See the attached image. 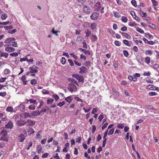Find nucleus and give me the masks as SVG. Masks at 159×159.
Segmentation results:
<instances>
[{
	"label": "nucleus",
	"mask_w": 159,
	"mask_h": 159,
	"mask_svg": "<svg viewBox=\"0 0 159 159\" xmlns=\"http://www.w3.org/2000/svg\"><path fill=\"white\" fill-rule=\"evenodd\" d=\"M99 16V14L98 13L96 12H94L91 16L90 18L92 20H96L98 18Z\"/></svg>",
	"instance_id": "obj_7"
},
{
	"label": "nucleus",
	"mask_w": 159,
	"mask_h": 159,
	"mask_svg": "<svg viewBox=\"0 0 159 159\" xmlns=\"http://www.w3.org/2000/svg\"><path fill=\"white\" fill-rule=\"evenodd\" d=\"M79 49L81 50L86 55H89L91 54L89 50H87L81 48H79Z\"/></svg>",
	"instance_id": "obj_13"
},
{
	"label": "nucleus",
	"mask_w": 159,
	"mask_h": 159,
	"mask_svg": "<svg viewBox=\"0 0 159 159\" xmlns=\"http://www.w3.org/2000/svg\"><path fill=\"white\" fill-rule=\"evenodd\" d=\"M30 83L33 85H35L37 83V80L35 79H33L31 80Z\"/></svg>",
	"instance_id": "obj_24"
},
{
	"label": "nucleus",
	"mask_w": 159,
	"mask_h": 159,
	"mask_svg": "<svg viewBox=\"0 0 159 159\" xmlns=\"http://www.w3.org/2000/svg\"><path fill=\"white\" fill-rule=\"evenodd\" d=\"M132 4L134 7L137 6L136 2L135 0H133L131 1Z\"/></svg>",
	"instance_id": "obj_48"
},
{
	"label": "nucleus",
	"mask_w": 159,
	"mask_h": 159,
	"mask_svg": "<svg viewBox=\"0 0 159 159\" xmlns=\"http://www.w3.org/2000/svg\"><path fill=\"white\" fill-rule=\"evenodd\" d=\"M5 126L8 129H11L13 127L12 122L9 121L8 123L5 125Z\"/></svg>",
	"instance_id": "obj_10"
},
{
	"label": "nucleus",
	"mask_w": 159,
	"mask_h": 159,
	"mask_svg": "<svg viewBox=\"0 0 159 159\" xmlns=\"http://www.w3.org/2000/svg\"><path fill=\"white\" fill-rule=\"evenodd\" d=\"M6 111L8 112H12L13 111V108L11 107H7L6 109Z\"/></svg>",
	"instance_id": "obj_23"
},
{
	"label": "nucleus",
	"mask_w": 159,
	"mask_h": 159,
	"mask_svg": "<svg viewBox=\"0 0 159 159\" xmlns=\"http://www.w3.org/2000/svg\"><path fill=\"white\" fill-rule=\"evenodd\" d=\"M13 28V26L12 25H10L9 26H5L4 27V28L6 30L12 29Z\"/></svg>",
	"instance_id": "obj_39"
},
{
	"label": "nucleus",
	"mask_w": 159,
	"mask_h": 159,
	"mask_svg": "<svg viewBox=\"0 0 159 159\" xmlns=\"http://www.w3.org/2000/svg\"><path fill=\"white\" fill-rule=\"evenodd\" d=\"M96 25L95 23H92L90 27L92 30H94L96 27Z\"/></svg>",
	"instance_id": "obj_33"
},
{
	"label": "nucleus",
	"mask_w": 159,
	"mask_h": 159,
	"mask_svg": "<svg viewBox=\"0 0 159 159\" xmlns=\"http://www.w3.org/2000/svg\"><path fill=\"white\" fill-rule=\"evenodd\" d=\"M129 26H134L135 25H137V24H136L134 22H130L129 24Z\"/></svg>",
	"instance_id": "obj_53"
},
{
	"label": "nucleus",
	"mask_w": 159,
	"mask_h": 159,
	"mask_svg": "<svg viewBox=\"0 0 159 159\" xmlns=\"http://www.w3.org/2000/svg\"><path fill=\"white\" fill-rule=\"evenodd\" d=\"M68 89L71 92H76L77 90V88L75 85L73 84H69L68 85Z\"/></svg>",
	"instance_id": "obj_5"
},
{
	"label": "nucleus",
	"mask_w": 159,
	"mask_h": 159,
	"mask_svg": "<svg viewBox=\"0 0 159 159\" xmlns=\"http://www.w3.org/2000/svg\"><path fill=\"white\" fill-rule=\"evenodd\" d=\"M26 122V125L28 126H33L35 124V121L30 120H28Z\"/></svg>",
	"instance_id": "obj_11"
},
{
	"label": "nucleus",
	"mask_w": 159,
	"mask_h": 159,
	"mask_svg": "<svg viewBox=\"0 0 159 159\" xmlns=\"http://www.w3.org/2000/svg\"><path fill=\"white\" fill-rule=\"evenodd\" d=\"M145 62L148 64L150 63V57H147L145 58Z\"/></svg>",
	"instance_id": "obj_27"
},
{
	"label": "nucleus",
	"mask_w": 159,
	"mask_h": 159,
	"mask_svg": "<svg viewBox=\"0 0 159 159\" xmlns=\"http://www.w3.org/2000/svg\"><path fill=\"white\" fill-rule=\"evenodd\" d=\"M148 24H149L148 25L149 27H150L153 29H156V27L155 25H154L153 24H152L150 23H149Z\"/></svg>",
	"instance_id": "obj_32"
},
{
	"label": "nucleus",
	"mask_w": 159,
	"mask_h": 159,
	"mask_svg": "<svg viewBox=\"0 0 159 159\" xmlns=\"http://www.w3.org/2000/svg\"><path fill=\"white\" fill-rule=\"evenodd\" d=\"M104 139V140L103 141L102 145V147H105V144H106V142L107 140V138H105V139Z\"/></svg>",
	"instance_id": "obj_58"
},
{
	"label": "nucleus",
	"mask_w": 159,
	"mask_h": 159,
	"mask_svg": "<svg viewBox=\"0 0 159 159\" xmlns=\"http://www.w3.org/2000/svg\"><path fill=\"white\" fill-rule=\"evenodd\" d=\"M24 134H20L18 136V141L20 142H23L26 136L27 135V133L26 131L24 130Z\"/></svg>",
	"instance_id": "obj_3"
},
{
	"label": "nucleus",
	"mask_w": 159,
	"mask_h": 159,
	"mask_svg": "<svg viewBox=\"0 0 159 159\" xmlns=\"http://www.w3.org/2000/svg\"><path fill=\"white\" fill-rule=\"evenodd\" d=\"M108 125V123H105L102 127V129L104 130L106 128Z\"/></svg>",
	"instance_id": "obj_61"
},
{
	"label": "nucleus",
	"mask_w": 159,
	"mask_h": 159,
	"mask_svg": "<svg viewBox=\"0 0 159 159\" xmlns=\"http://www.w3.org/2000/svg\"><path fill=\"white\" fill-rule=\"evenodd\" d=\"M26 76L25 75L22 76L21 78V80L23 81V84L24 85L26 84L27 81L26 80Z\"/></svg>",
	"instance_id": "obj_18"
},
{
	"label": "nucleus",
	"mask_w": 159,
	"mask_h": 159,
	"mask_svg": "<svg viewBox=\"0 0 159 159\" xmlns=\"http://www.w3.org/2000/svg\"><path fill=\"white\" fill-rule=\"evenodd\" d=\"M16 40V39L13 37L8 38L6 39L4 41V43H8L9 44H11Z\"/></svg>",
	"instance_id": "obj_6"
},
{
	"label": "nucleus",
	"mask_w": 159,
	"mask_h": 159,
	"mask_svg": "<svg viewBox=\"0 0 159 159\" xmlns=\"http://www.w3.org/2000/svg\"><path fill=\"white\" fill-rule=\"evenodd\" d=\"M104 116L103 115L101 114L98 117V119H99V120L100 121H101L102 120V119L103 118Z\"/></svg>",
	"instance_id": "obj_59"
},
{
	"label": "nucleus",
	"mask_w": 159,
	"mask_h": 159,
	"mask_svg": "<svg viewBox=\"0 0 159 159\" xmlns=\"http://www.w3.org/2000/svg\"><path fill=\"white\" fill-rule=\"evenodd\" d=\"M31 115L37 116L40 114V112L39 111H34L31 113Z\"/></svg>",
	"instance_id": "obj_15"
},
{
	"label": "nucleus",
	"mask_w": 159,
	"mask_h": 159,
	"mask_svg": "<svg viewBox=\"0 0 159 159\" xmlns=\"http://www.w3.org/2000/svg\"><path fill=\"white\" fill-rule=\"evenodd\" d=\"M38 153H39L41 152L42 149V147L41 145H38L37 148Z\"/></svg>",
	"instance_id": "obj_26"
},
{
	"label": "nucleus",
	"mask_w": 159,
	"mask_h": 159,
	"mask_svg": "<svg viewBox=\"0 0 159 159\" xmlns=\"http://www.w3.org/2000/svg\"><path fill=\"white\" fill-rule=\"evenodd\" d=\"M123 52L124 56L125 57H127L128 56L129 53L126 50H124Z\"/></svg>",
	"instance_id": "obj_45"
},
{
	"label": "nucleus",
	"mask_w": 159,
	"mask_h": 159,
	"mask_svg": "<svg viewBox=\"0 0 159 159\" xmlns=\"http://www.w3.org/2000/svg\"><path fill=\"white\" fill-rule=\"evenodd\" d=\"M73 100L71 96H69L65 98V100L69 103H70Z\"/></svg>",
	"instance_id": "obj_17"
},
{
	"label": "nucleus",
	"mask_w": 159,
	"mask_h": 159,
	"mask_svg": "<svg viewBox=\"0 0 159 159\" xmlns=\"http://www.w3.org/2000/svg\"><path fill=\"white\" fill-rule=\"evenodd\" d=\"M145 107L150 110L153 109L154 108L153 106L151 105H146Z\"/></svg>",
	"instance_id": "obj_57"
},
{
	"label": "nucleus",
	"mask_w": 159,
	"mask_h": 159,
	"mask_svg": "<svg viewBox=\"0 0 159 159\" xmlns=\"http://www.w3.org/2000/svg\"><path fill=\"white\" fill-rule=\"evenodd\" d=\"M28 108L30 110H34L35 109V106L34 104H33L30 105Z\"/></svg>",
	"instance_id": "obj_21"
},
{
	"label": "nucleus",
	"mask_w": 159,
	"mask_h": 159,
	"mask_svg": "<svg viewBox=\"0 0 159 159\" xmlns=\"http://www.w3.org/2000/svg\"><path fill=\"white\" fill-rule=\"evenodd\" d=\"M18 125L20 126H22L26 125V122L22 120H18L17 122Z\"/></svg>",
	"instance_id": "obj_12"
},
{
	"label": "nucleus",
	"mask_w": 159,
	"mask_h": 159,
	"mask_svg": "<svg viewBox=\"0 0 159 159\" xmlns=\"http://www.w3.org/2000/svg\"><path fill=\"white\" fill-rule=\"evenodd\" d=\"M80 71L79 73L82 74L86 72L87 70V68L86 67L84 66H82L81 67L79 68Z\"/></svg>",
	"instance_id": "obj_9"
},
{
	"label": "nucleus",
	"mask_w": 159,
	"mask_h": 159,
	"mask_svg": "<svg viewBox=\"0 0 159 159\" xmlns=\"http://www.w3.org/2000/svg\"><path fill=\"white\" fill-rule=\"evenodd\" d=\"M121 30L123 31H125L127 30V28L126 26H124L121 28Z\"/></svg>",
	"instance_id": "obj_64"
},
{
	"label": "nucleus",
	"mask_w": 159,
	"mask_h": 159,
	"mask_svg": "<svg viewBox=\"0 0 159 159\" xmlns=\"http://www.w3.org/2000/svg\"><path fill=\"white\" fill-rule=\"evenodd\" d=\"M85 33L86 34V36L87 37H88L89 36L90 34L91 33V32L89 30H87L85 32Z\"/></svg>",
	"instance_id": "obj_44"
},
{
	"label": "nucleus",
	"mask_w": 159,
	"mask_h": 159,
	"mask_svg": "<svg viewBox=\"0 0 159 159\" xmlns=\"http://www.w3.org/2000/svg\"><path fill=\"white\" fill-rule=\"evenodd\" d=\"M23 115V117L24 118H26L28 117H30L31 116V115L30 113L27 112L24 113Z\"/></svg>",
	"instance_id": "obj_14"
},
{
	"label": "nucleus",
	"mask_w": 159,
	"mask_h": 159,
	"mask_svg": "<svg viewBox=\"0 0 159 159\" xmlns=\"http://www.w3.org/2000/svg\"><path fill=\"white\" fill-rule=\"evenodd\" d=\"M6 92H0V96H2L3 97H4L6 96Z\"/></svg>",
	"instance_id": "obj_62"
},
{
	"label": "nucleus",
	"mask_w": 159,
	"mask_h": 159,
	"mask_svg": "<svg viewBox=\"0 0 159 159\" xmlns=\"http://www.w3.org/2000/svg\"><path fill=\"white\" fill-rule=\"evenodd\" d=\"M68 61L71 66H74V64L72 60L71 59H68Z\"/></svg>",
	"instance_id": "obj_52"
},
{
	"label": "nucleus",
	"mask_w": 159,
	"mask_h": 159,
	"mask_svg": "<svg viewBox=\"0 0 159 159\" xmlns=\"http://www.w3.org/2000/svg\"><path fill=\"white\" fill-rule=\"evenodd\" d=\"M42 93L44 94H48L49 93V92L47 90L43 89L42 91Z\"/></svg>",
	"instance_id": "obj_51"
},
{
	"label": "nucleus",
	"mask_w": 159,
	"mask_h": 159,
	"mask_svg": "<svg viewBox=\"0 0 159 159\" xmlns=\"http://www.w3.org/2000/svg\"><path fill=\"white\" fill-rule=\"evenodd\" d=\"M30 103H33L34 104H37V102L35 100H34L32 99H30Z\"/></svg>",
	"instance_id": "obj_55"
},
{
	"label": "nucleus",
	"mask_w": 159,
	"mask_h": 159,
	"mask_svg": "<svg viewBox=\"0 0 159 159\" xmlns=\"http://www.w3.org/2000/svg\"><path fill=\"white\" fill-rule=\"evenodd\" d=\"M148 94L150 96H153L157 95V93L155 92H152L149 93Z\"/></svg>",
	"instance_id": "obj_41"
},
{
	"label": "nucleus",
	"mask_w": 159,
	"mask_h": 159,
	"mask_svg": "<svg viewBox=\"0 0 159 159\" xmlns=\"http://www.w3.org/2000/svg\"><path fill=\"white\" fill-rule=\"evenodd\" d=\"M10 56L12 57H16L18 55V53L16 52L11 53L10 54Z\"/></svg>",
	"instance_id": "obj_43"
},
{
	"label": "nucleus",
	"mask_w": 159,
	"mask_h": 159,
	"mask_svg": "<svg viewBox=\"0 0 159 159\" xmlns=\"http://www.w3.org/2000/svg\"><path fill=\"white\" fill-rule=\"evenodd\" d=\"M83 11L86 13H89L91 11L90 7L88 5L84 6L83 7Z\"/></svg>",
	"instance_id": "obj_8"
},
{
	"label": "nucleus",
	"mask_w": 159,
	"mask_h": 159,
	"mask_svg": "<svg viewBox=\"0 0 159 159\" xmlns=\"http://www.w3.org/2000/svg\"><path fill=\"white\" fill-rule=\"evenodd\" d=\"M108 129H107L105 131V132H104V135L103 136V139H105V138H106V136H107V134L108 133Z\"/></svg>",
	"instance_id": "obj_60"
},
{
	"label": "nucleus",
	"mask_w": 159,
	"mask_h": 159,
	"mask_svg": "<svg viewBox=\"0 0 159 159\" xmlns=\"http://www.w3.org/2000/svg\"><path fill=\"white\" fill-rule=\"evenodd\" d=\"M82 44L83 45V47L84 48H87V44H86V42L84 41L83 42H82Z\"/></svg>",
	"instance_id": "obj_63"
},
{
	"label": "nucleus",
	"mask_w": 159,
	"mask_h": 159,
	"mask_svg": "<svg viewBox=\"0 0 159 159\" xmlns=\"http://www.w3.org/2000/svg\"><path fill=\"white\" fill-rule=\"evenodd\" d=\"M19 107L20 108V110L21 111H23L25 110V106L22 104H20L19 105Z\"/></svg>",
	"instance_id": "obj_25"
},
{
	"label": "nucleus",
	"mask_w": 159,
	"mask_h": 159,
	"mask_svg": "<svg viewBox=\"0 0 159 159\" xmlns=\"http://www.w3.org/2000/svg\"><path fill=\"white\" fill-rule=\"evenodd\" d=\"M7 17V15L5 14H3L1 16V18L3 20H5Z\"/></svg>",
	"instance_id": "obj_35"
},
{
	"label": "nucleus",
	"mask_w": 159,
	"mask_h": 159,
	"mask_svg": "<svg viewBox=\"0 0 159 159\" xmlns=\"http://www.w3.org/2000/svg\"><path fill=\"white\" fill-rule=\"evenodd\" d=\"M30 70V72L31 73H36L38 72V70L37 69H33L30 68H29Z\"/></svg>",
	"instance_id": "obj_28"
},
{
	"label": "nucleus",
	"mask_w": 159,
	"mask_h": 159,
	"mask_svg": "<svg viewBox=\"0 0 159 159\" xmlns=\"http://www.w3.org/2000/svg\"><path fill=\"white\" fill-rule=\"evenodd\" d=\"M114 128H113L112 129H111L109 132L108 133V134L109 135H111L114 133Z\"/></svg>",
	"instance_id": "obj_31"
},
{
	"label": "nucleus",
	"mask_w": 159,
	"mask_h": 159,
	"mask_svg": "<svg viewBox=\"0 0 159 159\" xmlns=\"http://www.w3.org/2000/svg\"><path fill=\"white\" fill-rule=\"evenodd\" d=\"M11 44H8L4 45V46L6 47L5 48V51L9 52L15 51V49L13 47H11Z\"/></svg>",
	"instance_id": "obj_4"
},
{
	"label": "nucleus",
	"mask_w": 159,
	"mask_h": 159,
	"mask_svg": "<svg viewBox=\"0 0 159 159\" xmlns=\"http://www.w3.org/2000/svg\"><path fill=\"white\" fill-rule=\"evenodd\" d=\"M11 46L15 47H18V45L17 43V42L15 41L12 42V43H11Z\"/></svg>",
	"instance_id": "obj_40"
},
{
	"label": "nucleus",
	"mask_w": 159,
	"mask_h": 159,
	"mask_svg": "<svg viewBox=\"0 0 159 159\" xmlns=\"http://www.w3.org/2000/svg\"><path fill=\"white\" fill-rule=\"evenodd\" d=\"M145 54L147 55L149 54L150 55H151L152 54V52L151 50H147L145 51Z\"/></svg>",
	"instance_id": "obj_42"
},
{
	"label": "nucleus",
	"mask_w": 159,
	"mask_h": 159,
	"mask_svg": "<svg viewBox=\"0 0 159 159\" xmlns=\"http://www.w3.org/2000/svg\"><path fill=\"white\" fill-rule=\"evenodd\" d=\"M72 76L78 80L79 82H82V83L84 82V79L83 76L77 74H73L72 75Z\"/></svg>",
	"instance_id": "obj_2"
},
{
	"label": "nucleus",
	"mask_w": 159,
	"mask_h": 159,
	"mask_svg": "<svg viewBox=\"0 0 159 159\" xmlns=\"http://www.w3.org/2000/svg\"><path fill=\"white\" fill-rule=\"evenodd\" d=\"M96 129V127L95 125H93L92 126V132L93 134L94 133Z\"/></svg>",
	"instance_id": "obj_54"
},
{
	"label": "nucleus",
	"mask_w": 159,
	"mask_h": 159,
	"mask_svg": "<svg viewBox=\"0 0 159 159\" xmlns=\"http://www.w3.org/2000/svg\"><path fill=\"white\" fill-rule=\"evenodd\" d=\"M124 125L123 124H118L117 125V127L119 129H123L124 127Z\"/></svg>",
	"instance_id": "obj_36"
},
{
	"label": "nucleus",
	"mask_w": 159,
	"mask_h": 159,
	"mask_svg": "<svg viewBox=\"0 0 159 159\" xmlns=\"http://www.w3.org/2000/svg\"><path fill=\"white\" fill-rule=\"evenodd\" d=\"M121 19L122 21L124 22H126L128 20L127 18L125 16H123Z\"/></svg>",
	"instance_id": "obj_38"
},
{
	"label": "nucleus",
	"mask_w": 159,
	"mask_h": 159,
	"mask_svg": "<svg viewBox=\"0 0 159 159\" xmlns=\"http://www.w3.org/2000/svg\"><path fill=\"white\" fill-rule=\"evenodd\" d=\"M95 7H97L98 8H100L101 7L100 3L99 2H97L95 5Z\"/></svg>",
	"instance_id": "obj_50"
},
{
	"label": "nucleus",
	"mask_w": 159,
	"mask_h": 159,
	"mask_svg": "<svg viewBox=\"0 0 159 159\" xmlns=\"http://www.w3.org/2000/svg\"><path fill=\"white\" fill-rule=\"evenodd\" d=\"M7 131L5 130H3L0 133V135L2 136L0 139V140H2L6 142L8 141V138L7 137Z\"/></svg>",
	"instance_id": "obj_1"
},
{
	"label": "nucleus",
	"mask_w": 159,
	"mask_h": 159,
	"mask_svg": "<svg viewBox=\"0 0 159 159\" xmlns=\"http://www.w3.org/2000/svg\"><path fill=\"white\" fill-rule=\"evenodd\" d=\"M60 32V31H55L54 30V28H53L52 30V32L53 34H55L56 36H58V32Z\"/></svg>",
	"instance_id": "obj_22"
},
{
	"label": "nucleus",
	"mask_w": 159,
	"mask_h": 159,
	"mask_svg": "<svg viewBox=\"0 0 159 159\" xmlns=\"http://www.w3.org/2000/svg\"><path fill=\"white\" fill-rule=\"evenodd\" d=\"M123 43L126 45L130 47L131 46V43H129V42L126 40H123Z\"/></svg>",
	"instance_id": "obj_20"
},
{
	"label": "nucleus",
	"mask_w": 159,
	"mask_h": 159,
	"mask_svg": "<svg viewBox=\"0 0 159 159\" xmlns=\"http://www.w3.org/2000/svg\"><path fill=\"white\" fill-rule=\"evenodd\" d=\"M97 37L96 35H93L92 36V38L91 39V40L93 41H96L97 40Z\"/></svg>",
	"instance_id": "obj_29"
},
{
	"label": "nucleus",
	"mask_w": 159,
	"mask_h": 159,
	"mask_svg": "<svg viewBox=\"0 0 159 159\" xmlns=\"http://www.w3.org/2000/svg\"><path fill=\"white\" fill-rule=\"evenodd\" d=\"M136 30L141 34H143L144 33V31L139 28H137Z\"/></svg>",
	"instance_id": "obj_37"
},
{
	"label": "nucleus",
	"mask_w": 159,
	"mask_h": 159,
	"mask_svg": "<svg viewBox=\"0 0 159 159\" xmlns=\"http://www.w3.org/2000/svg\"><path fill=\"white\" fill-rule=\"evenodd\" d=\"M151 73L150 72L148 71V72H145L144 73L143 75L145 76H150Z\"/></svg>",
	"instance_id": "obj_56"
},
{
	"label": "nucleus",
	"mask_w": 159,
	"mask_h": 159,
	"mask_svg": "<svg viewBox=\"0 0 159 159\" xmlns=\"http://www.w3.org/2000/svg\"><path fill=\"white\" fill-rule=\"evenodd\" d=\"M114 43L116 46H120L121 44V42L118 41L116 40L115 41Z\"/></svg>",
	"instance_id": "obj_46"
},
{
	"label": "nucleus",
	"mask_w": 159,
	"mask_h": 159,
	"mask_svg": "<svg viewBox=\"0 0 159 159\" xmlns=\"http://www.w3.org/2000/svg\"><path fill=\"white\" fill-rule=\"evenodd\" d=\"M54 99L53 98H50L48 99L47 103L48 104H50L52 103L54 101Z\"/></svg>",
	"instance_id": "obj_30"
},
{
	"label": "nucleus",
	"mask_w": 159,
	"mask_h": 159,
	"mask_svg": "<svg viewBox=\"0 0 159 159\" xmlns=\"http://www.w3.org/2000/svg\"><path fill=\"white\" fill-rule=\"evenodd\" d=\"M52 97L56 101H57L59 98V97L56 94H54L52 95Z\"/></svg>",
	"instance_id": "obj_34"
},
{
	"label": "nucleus",
	"mask_w": 159,
	"mask_h": 159,
	"mask_svg": "<svg viewBox=\"0 0 159 159\" xmlns=\"http://www.w3.org/2000/svg\"><path fill=\"white\" fill-rule=\"evenodd\" d=\"M70 82H71L70 84H75L77 85H78V84L77 82L75 80L72 79L70 78L69 80Z\"/></svg>",
	"instance_id": "obj_19"
},
{
	"label": "nucleus",
	"mask_w": 159,
	"mask_h": 159,
	"mask_svg": "<svg viewBox=\"0 0 159 159\" xmlns=\"http://www.w3.org/2000/svg\"><path fill=\"white\" fill-rule=\"evenodd\" d=\"M16 32V29H13L11 30H10V31H8V33L12 34L13 33H15Z\"/></svg>",
	"instance_id": "obj_47"
},
{
	"label": "nucleus",
	"mask_w": 159,
	"mask_h": 159,
	"mask_svg": "<svg viewBox=\"0 0 159 159\" xmlns=\"http://www.w3.org/2000/svg\"><path fill=\"white\" fill-rule=\"evenodd\" d=\"M0 53V56L1 57H4L5 58H7L9 55L7 53L5 52H1Z\"/></svg>",
	"instance_id": "obj_16"
},
{
	"label": "nucleus",
	"mask_w": 159,
	"mask_h": 159,
	"mask_svg": "<svg viewBox=\"0 0 159 159\" xmlns=\"http://www.w3.org/2000/svg\"><path fill=\"white\" fill-rule=\"evenodd\" d=\"M66 62V60L64 57H62L61 58V63L64 65L65 64Z\"/></svg>",
	"instance_id": "obj_49"
}]
</instances>
